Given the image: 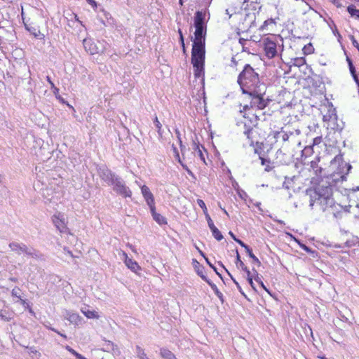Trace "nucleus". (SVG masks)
<instances>
[{
  "label": "nucleus",
  "instance_id": "obj_1",
  "mask_svg": "<svg viewBox=\"0 0 359 359\" xmlns=\"http://www.w3.org/2000/svg\"><path fill=\"white\" fill-rule=\"evenodd\" d=\"M237 82L243 94L257 88L259 86L264 85L260 83L259 74L250 65H245L243 70L238 76Z\"/></svg>",
  "mask_w": 359,
  "mask_h": 359
},
{
  "label": "nucleus",
  "instance_id": "obj_2",
  "mask_svg": "<svg viewBox=\"0 0 359 359\" xmlns=\"http://www.w3.org/2000/svg\"><path fill=\"white\" fill-rule=\"evenodd\" d=\"M61 179L53 178L49 182L48 185L42 189V196L47 202H55L61 195L62 187L59 185Z\"/></svg>",
  "mask_w": 359,
  "mask_h": 359
},
{
  "label": "nucleus",
  "instance_id": "obj_3",
  "mask_svg": "<svg viewBox=\"0 0 359 359\" xmlns=\"http://www.w3.org/2000/svg\"><path fill=\"white\" fill-rule=\"evenodd\" d=\"M266 87L265 85H261L251 91H248V93L252 97V106L257 107L259 109H264L270 100L264 99L263 96L265 95Z\"/></svg>",
  "mask_w": 359,
  "mask_h": 359
},
{
  "label": "nucleus",
  "instance_id": "obj_4",
  "mask_svg": "<svg viewBox=\"0 0 359 359\" xmlns=\"http://www.w3.org/2000/svg\"><path fill=\"white\" fill-rule=\"evenodd\" d=\"M293 134L292 133H287V132H285L283 130L281 131H276L274 133L273 137L276 140V142H282V146L280 148L278 149V150L276 152L277 158H280V155H286L287 154L290 153L289 151V146H290V137Z\"/></svg>",
  "mask_w": 359,
  "mask_h": 359
},
{
  "label": "nucleus",
  "instance_id": "obj_5",
  "mask_svg": "<svg viewBox=\"0 0 359 359\" xmlns=\"http://www.w3.org/2000/svg\"><path fill=\"white\" fill-rule=\"evenodd\" d=\"M9 247L12 251L16 252L18 255L25 253L27 256L34 259H39L41 256L38 250L33 248H29L23 243L12 242L9 244Z\"/></svg>",
  "mask_w": 359,
  "mask_h": 359
},
{
  "label": "nucleus",
  "instance_id": "obj_6",
  "mask_svg": "<svg viewBox=\"0 0 359 359\" xmlns=\"http://www.w3.org/2000/svg\"><path fill=\"white\" fill-rule=\"evenodd\" d=\"M113 186V190L118 195L127 198L131 197L132 191L128 187L126 186L122 178L117 176L111 184Z\"/></svg>",
  "mask_w": 359,
  "mask_h": 359
},
{
  "label": "nucleus",
  "instance_id": "obj_7",
  "mask_svg": "<svg viewBox=\"0 0 359 359\" xmlns=\"http://www.w3.org/2000/svg\"><path fill=\"white\" fill-rule=\"evenodd\" d=\"M205 43L193 42L191 50V62H205Z\"/></svg>",
  "mask_w": 359,
  "mask_h": 359
},
{
  "label": "nucleus",
  "instance_id": "obj_8",
  "mask_svg": "<svg viewBox=\"0 0 359 359\" xmlns=\"http://www.w3.org/2000/svg\"><path fill=\"white\" fill-rule=\"evenodd\" d=\"M85 48L90 52L91 55L102 54L106 49L105 43L104 42L97 41L93 42L91 41H83Z\"/></svg>",
  "mask_w": 359,
  "mask_h": 359
},
{
  "label": "nucleus",
  "instance_id": "obj_9",
  "mask_svg": "<svg viewBox=\"0 0 359 359\" xmlns=\"http://www.w3.org/2000/svg\"><path fill=\"white\" fill-rule=\"evenodd\" d=\"M263 44L266 56L270 59L273 58L277 54L276 43L266 38L264 39Z\"/></svg>",
  "mask_w": 359,
  "mask_h": 359
},
{
  "label": "nucleus",
  "instance_id": "obj_10",
  "mask_svg": "<svg viewBox=\"0 0 359 359\" xmlns=\"http://www.w3.org/2000/svg\"><path fill=\"white\" fill-rule=\"evenodd\" d=\"M53 222L60 233H65L67 230L65 219L61 213L55 214L52 217Z\"/></svg>",
  "mask_w": 359,
  "mask_h": 359
},
{
  "label": "nucleus",
  "instance_id": "obj_11",
  "mask_svg": "<svg viewBox=\"0 0 359 359\" xmlns=\"http://www.w3.org/2000/svg\"><path fill=\"white\" fill-rule=\"evenodd\" d=\"M99 175L102 180L106 182L109 185H111L114 180L118 176L106 168H100Z\"/></svg>",
  "mask_w": 359,
  "mask_h": 359
},
{
  "label": "nucleus",
  "instance_id": "obj_12",
  "mask_svg": "<svg viewBox=\"0 0 359 359\" xmlns=\"http://www.w3.org/2000/svg\"><path fill=\"white\" fill-rule=\"evenodd\" d=\"M141 191L142 196L149 208L155 205L154 195L151 192L149 188L146 185H143L141 187Z\"/></svg>",
  "mask_w": 359,
  "mask_h": 359
},
{
  "label": "nucleus",
  "instance_id": "obj_13",
  "mask_svg": "<svg viewBox=\"0 0 359 359\" xmlns=\"http://www.w3.org/2000/svg\"><path fill=\"white\" fill-rule=\"evenodd\" d=\"M206 219L208 222V224L209 228L210 229L212 236L217 240L221 241L223 239V236L221 233V232L219 231V229L215 226L212 219L210 218V215L208 214H206Z\"/></svg>",
  "mask_w": 359,
  "mask_h": 359
},
{
  "label": "nucleus",
  "instance_id": "obj_14",
  "mask_svg": "<svg viewBox=\"0 0 359 359\" xmlns=\"http://www.w3.org/2000/svg\"><path fill=\"white\" fill-rule=\"evenodd\" d=\"M326 197L317 198L316 200L322 206L323 210H325L327 208H331L334 205V201L332 196H329V193H326Z\"/></svg>",
  "mask_w": 359,
  "mask_h": 359
},
{
  "label": "nucleus",
  "instance_id": "obj_15",
  "mask_svg": "<svg viewBox=\"0 0 359 359\" xmlns=\"http://www.w3.org/2000/svg\"><path fill=\"white\" fill-rule=\"evenodd\" d=\"M194 27L195 28H206L205 24V13L198 11L194 16Z\"/></svg>",
  "mask_w": 359,
  "mask_h": 359
},
{
  "label": "nucleus",
  "instance_id": "obj_16",
  "mask_svg": "<svg viewBox=\"0 0 359 359\" xmlns=\"http://www.w3.org/2000/svg\"><path fill=\"white\" fill-rule=\"evenodd\" d=\"M65 318L74 325H79L81 322V318L76 313L66 310L64 313Z\"/></svg>",
  "mask_w": 359,
  "mask_h": 359
},
{
  "label": "nucleus",
  "instance_id": "obj_17",
  "mask_svg": "<svg viewBox=\"0 0 359 359\" xmlns=\"http://www.w3.org/2000/svg\"><path fill=\"white\" fill-rule=\"evenodd\" d=\"M123 255L125 257V264L132 271L137 273L138 271L141 269L140 266L137 262L129 258L126 252H123Z\"/></svg>",
  "mask_w": 359,
  "mask_h": 359
},
{
  "label": "nucleus",
  "instance_id": "obj_18",
  "mask_svg": "<svg viewBox=\"0 0 359 359\" xmlns=\"http://www.w3.org/2000/svg\"><path fill=\"white\" fill-rule=\"evenodd\" d=\"M194 67V76L196 78L203 77L205 62H191Z\"/></svg>",
  "mask_w": 359,
  "mask_h": 359
},
{
  "label": "nucleus",
  "instance_id": "obj_19",
  "mask_svg": "<svg viewBox=\"0 0 359 359\" xmlns=\"http://www.w3.org/2000/svg\"><path fill=\"white\" fill-rule=\"evenodd\" d=\"M194 42L205 43L206 28H195Z\"/></svg>",
  "mask_w": 359,
  "mask_h": 359
},
{
  "label": "nucleus",
  "instance_id": "obj_20",
  "mask_svg": "<svg viewBox=\"0 0 359 359\" xmlns=\"http://www.w3.org/2000/svg\"><path fill=\"white\" fill-rule=\"evenodd\" d=\"M329 193V196H332V189L331 187H319L316 189L315 195L318 196V198H324L326 197L327 194Z\"/></svg>",
  "mask_w": 359,
  "mask_h": 359
},
{
  "label": "nucleus",
  "instance_id": "obj_21",
  "mask_svg": "<svg viewBox=\"0 0 359 359\" xmlns=\"http://www.w3.org/2000/svg\"><path fill=\"white\" fill-rule=\"evenodd\" d=\"M102 350L107 352H112L115 355L120 354V351L117 346L111 341H104V348Z\"/></svg>",
  "mask_w": 359,
  "mask_h": 359
},
{
  "label": "nucleus",
  "instance_id": "obj_22",
  "mask_svg": "<svg viewBox=\"0 0 359 359\" xmlns=\"http://www.w3.org/2000/svg\"><path fill=\"white\" fill-rule=\"evenodd\" d=\"M150 211L152 215L153 219L159 224H165L167 223L166 219L161 214L156 212L155 205L150 207Z\"/></svg>",
  "mask_w": 359,
  "mask_h": 359
},
{
  "label": "nucleus",
  "instance_id": "obj_23",
  "mask_svg": "<svg viewBox=\"0 0 359 359\" xmlns=\"http://www.w3.org/2000/svg\"><path fill=\"white\" fill-rule=\"evenodd\" d=\"M25 26L28 32H29L32 35H34L36 38L39 39H43L44 38V34H42L40 30L34 26L30 25H27L25 23Z\"/></svg>",
  "mask_w": 359,
  "mask_h": 359
},
{
  "label": "nucleus",
  "instance_id": "obj_24",
  "mask_svg": "<svg viewBox=\"0 0 359 359\" xmlns=\"http://www.w3.org/2000/svg\"><path fill=\"white\" fill-rule=\"evenodd\" d=\"M81 312L85 315L86 317L90 319H98L100 318L99 314L94 310H90L88 307H83L81 309Z\"/></svg>",
  "mask_w": 359,
  "mask_h": 359
},
{
  "label": "nucleus",
  "instance_id": "obj_25",
  "mask_svg": "<svg viewBox=\"0 0 359 359\" xmlns=\"http://www.w3.org/2000/svg\"><path fill=\"white\" fill-rule=\"evenodd\" d=\"M193 262L194 264V268L197 273V274L205 281H208V278L207 276L204 274L203 270L204 268L200 265L199 262H198L196 259H193Z\"/></svg>",
  "mask_w": 359,
  "mask_h": 359
},
{
  "label": "nucleus",
  "instance_id": "obj_26",
  "mask_svg": "<svg viewBox=\"0 0 359 359\" xmlns=\"http://www.w3.org/2000/svg\"><path fill=\"white\" fill-rule=\"evenodd\" d=\"M160 355L164 359H177L170 350L165 348L160 349Z\"/></svg>",
  "mask_w": 359,
  "mask_h": 359
},
{
  "label": "nucleus",
  "instance_id": "obj_27",
  "mask_svg": "<svg viewBox=\"0 0 359 359\" xmlns=\"http://www.w3.org/2000/svg\"><path fill=\"white\" fill-rule=\"evenodd\" d=\"M319 158H317L316 160L312 161L311 162V167L313 170L315 174L316 175H319L322 172V168L318 166Z\"/></svg>",
  "mask_w": 359,
  "mask_h": 359
},
{
  "label": "nucleus",
  "instance_id": "obj_28",
  "mask_svg": "<svg viewBox=\"0 0 359 359\" xmlns=\"http://www.w3.org/2000/svg\"><path fill=\"white\" fill-rule=\"evenodd\" d=\"M136 353L139 359H149L147 357L144 350L140 346H136Z\"/></svg>",
  "mask_w": 359,
  "mask_h": 359
},
{
  "label": "nucleus",
  "instance_id": "obj_29",
  "mask_svg": "<svg viewBox=\"0 0 359 359\" xmlns=\"http://www.w3.org/2000/svg\"><path fill=\"white\" fill-rule=\"evenodd\" d=\"M347 11L352 17L359 19V10L356 9L353 5L348 6Z\"/></svg>",
  "mask_w": 359,
  "mask_h": 359
},
{
  "label": "nucleus",
  "instance_id": "obj_30",
  "mask_svg": "<svg viewBox=\"0 0 359 359\" xmlns=\"http://www.w3.org/2000/svg\"><path fill=\"white\" fill-rule=\"evenodd\" d=\"M260 160H261V163L262 165H265V168H264V170L266 172H269L271 171L272 169H273V167L270 165L271 164V161L269 160V159H266L263 157H259Z\"/></svg>",
  "mask_w": 359,
  "mask_h": 359
},
{
  "label": "nucleus",
  "instance_id": "obj_31",
  "mask_svg": "<svg viewBox=\"0 0 359 359\" xmlns=\"http://www.w3.org/2000/svg\"><path fill=\"white\" fill-rule=\"evenodd\" d=\"M193 149L197 153V155L200 157V158L205 162V157L204 155L201 150L199 145L194 142L193 143Z\"/></svg>",
  "mask_w": 359,
  "mask_h": 359
},
{
  "label": "nucleus",
  "instance_id": "obj_32",
  "mask_svg": "<svg viewBox=\"0 0 359 359\" xmlns=\"http://www.w3.org/2000/svg\"><path fill=\"white\" fill-rule=\"evenodd\" d=\"M219 264L220 266H222L225 269V271L227 272V273L229 275V276L231 277V278L232 279V280L233 281V283L236 284V285L237 288L238 289L239 292H240L243 295L245 296V294H244V292H243L242 288H241V287L240 286L239 283H238V282H237V281H236V280L233 278V276L231 275V273L229 272V271H228V270L224 267V266L222 264V262H219Z\"/></svg>",
  "mask_w": 359,
  "mask_h": 359
},
{
  "label": "nucleus",
  "instance_id": "obj_33",
  "mask_svg": "<svg viewBox=\"0 0 359 359\" xmlns=\"http://www.w3.org/2000/svg\"><path fill=\"white\" fill-rule=\"evenodd\" d=\"M0 317L5 321H9L13 318L12 315L6 310H0Z\"/></svg>",
  "mask_w": 359,
  "mask_h": 359
},
{
  "label": "nucleus",
  "instance_id": "obj_34",
  "mask_svg": "<svg viewBox=\"0 0 359 359\" xmlns=\"http://www.w3.org/2000/svg\"><path fill=\"white\" fill-rule=\"evenodd\" d=\"M236 264L237 267L241 268L242 270H246V267L247 266L241 261V257H240L238 251L237 250H236Z\"/></svg>",
  "mask_w": 359,
  "mask_h": 359
},
{
  "label": "nucleus",
  "instance_id": "obj_35",
  "mask_svg": "<svg viewBox=\"0 0 359 359\" xmlns=\"http://www.w3.org/2000/svg\"><path fill=\"white\" fill-rule=\"evenodd\" d=\"M246 252L248 254L249 257L253 259V261L258 265H261L260 261L258 259V258L252 253V250L250 248H247L245 250Z\"/></svg>",
  "mask_w": 359,
  "mask_h": 359
},
{
  "label": "nucleus",
  "instance_id": "obj_36",
  "mask_svg": "<svg viewBox=\"0 0 359 359\" xmlns=\"http://www.w3.org/2000/svg\"><path fill=\"white\" fill-rule=\"evenodd\" d=\"M211 287L212 289L215 291L216 295L219 297V298H222V294L219 291L218 288L217 287V286L212 283L209 279L208 280V281H205Z\"/></svg>",
  "mask_w": 359,
  "mask_h": 359
},
{
  "label": "nucleus",
  "instance_id": "obj_37",
  "mask_svg": "<svg viewBox=\"0 0 359 359\" xmlns=\"http://www.w3.org/2000/svg\"><path fill=\"white\" fill-rule=\"evenodd\" d=\"M47 81L50 83L51 88L53 90V93L55 95H57L59 91V88L55 87V84L53 83V81L50 80V76H46Z\"/></svg>",
  "mask_w": 359,
  "mask_h": 359
},
{
  "label": "nucleus",
  "instance_id": "obj_38",
  "mask_svg": "<svg viewBox=\"0 0 359 359\" xmlns=\"http://www.w3.org/2000/svg\"><path fill=\"white\" fill-rule=\"evenodd\" d=\"M197 204L203 209V211L206 216L208 213V210L204 201L202 199H197Z\"/></svg>",
  "mask_w": 359,
  "mask_h": 359
},
{
  "label": "nucleus",
  "instance_id": "obj_39",
  "mask_svg": "<svg viewBox=\"0 0 359 359\" xmlns=\"http://www.w3.org/2000/svg\"><path fill=\"white\" fill-rule=\"evenodd\" d=\"M154 124L156 126V127L157 128L158 130V133L160 136H162V133H161V127H162V125L161 123L159 122L157 116L155 117V119H154Z\"/></svg>",
  "mask_w": 359,
  "mask_h": 359
},
{
  "label": "nucleus",
  "instance_id": "obj_40",
  "mask_svg": "<svg viewBox=\"0 0 359 359\" xmlns=\"http://www.w3.org/2000/svg\"><path fill=\"white\" fill-rule=\"evenodd\" d=\"M347 61L348 63L349 70H350L351 75L355 74L356 73V72H355V67L353 66V64L351 60L349 59L348 57H347Z\"/></svg>",
  "mask_w": 359,
  "mask_h": 359
},
{
  "label": "nucleus",
  "instance_id": "obj_41",
  "mask_svg": "<svg viewBox=\"0 0 359 359\" xmlns=\"http://www.w3.org/2000/svg\"><path fill=\"white\" fill-rule=\"evenodd\" d=\"M20 289L19 287H14L11 292L12 296L16 297L20 299Z\"/></svg>",
  "mask_w": 359,
  "mask_h": 359
},
{
  "label": "nucleus",
  "instance_id": "obj_42",
  "mask_svg": "<svg viewBox=\"0 0 359 359\" xmlns=\"http://www.w3.org/2000/svg\"><path fill=\"white\" fill-rule=\"evenodd\" d=\"M305 63V60L303 57L296 58L294 65L298 67L303 65Z\"/></svg>",
  "mask_w": 359,
  "mask_h": 359
},
{
  "label": "nucleus",
  "instance_id": "obj_43",
  "mask_svg": "<svg viewBox=\"0 0 359 359\" xmlns=\"http://www.w3.org/2000/svg\"><path fill=\"white\" fill-rule=\"evenodd\" d=\"M292 180L291 178H289V177H285V182H283V187L285 188V189H289L291 187V182H292Z\"/></svg>",
  "mask_w": 359,
  "mask_h": 359
},
{
  "label": "nucleus",
  "instance_id": "obj_44",
  "mask_svg": "<svg viewBox=\"0 0 359 359\" xmlns=\"http://www.w3.org/2000/svg\"><path fill=\"white\" fill-rule=\"evenodd\" d=\"M175 133H176L177 139L179 140V142H180L181 151L183 154L184 153V150L185 149V147H184L182 145V140H181V138H180V131L177 129L175 130Z\"/></svg>",
  "mask_w": 359,
  "mask_h": 359
},
{
  "label": "nucleus",
  "instance_id": "obj_45",
  "mask_svg": "<svg viewBox=\"0 0 359 359\" xmlns=\"http://www.w3.org/2000/svg\"><path fill=\"white\" fill-rule=\"evenodd\" d=\"M255 273L256 274V278H255V280H256L257 283H259L260 284V285H261V286H262V287H263L266 291L269 292V291H268V290L266 289V287L264 286V285L263 282H262V281L260 280V278H259V276H258V273H257V271L256 270H255Z\"/></svg>",
  "mask_w": 359,
  "mask_h": 359
},
{
  "label": "nucleus",
  "instance_id": "obj_46",
  "mask_svg": "<svg viewBox=\"0 0 359 359\" xmlns=\"http://www.w3.org/2000/svg\"><path fill=\"white\" fill-rule=\"evenodd\" d=\"M351 41L352 42L353 46L358 49L359 51V43L357 40L355 39L354 36L351 35L350 36Z\"/></svg>",
  "mask_w": 359,
  "mask_h": 359
},
{
  "label": "nucleus",
  "instance_id": "obj_47",
  "mask_svg": "<svg viewBox=\"0 0 359 359\" xmlns=\"http://www.w3.org/2000/svg\"><path fill=\"white\" fill-rule=\"evenodd\" d=\"M66 349L71 353L72 355H75L76 358L80 355V353H77L75 350H74L72 348H71L69 346H66Z\"/></svg>",
  "mask_w": 359,
  "mask_h": 359
},
{
  "label": "nucleus",
  "instance_id": "obj_48",
  "mask_svg": "<svg viewBox=\"0 0 359 359\" xmlns=\"http://www.w3.org/2000/svg\"><path fill=\"white\" fill-rule=\"evenodd\" d=\"M205 261H206L207 264H208V265H209V266H210V267H211V268H212V269L215 271V273H217V275L221 278V277H222V276H221V274H220L219 272H217V269L215 268V266L212 264H211V263L210 262L209 259H208V258H205Z\"/></svg>",
  "mask_w": 359,
  "mask_h": 359
},
{
  "label": "nucleus",
  "instance_id": "obj_49",
  "mask_svg": "<svg viewBox=\"0 0 359 359\" xmlns=\"http://www.w3.org/2000/svg\"><path fill=\"white\" fill-rule=\"evenodd\" d=\"M252 131V128H249V129L246 130L245 131H244L245 135H246L247 138H248L249 140L251 139Z\"/></svg>",
  "mask_w": 359,
  "mask_h": 359
},
{
  "label": "nucleus",
  "instance_id": "obj_50",
  "mask_svg": "<svg viewBox=\"0 0 359 359\" xmlns=\"http://www.w3.org/2000/svg\"><path fill=\"white\" fill-rule=\"evenodd\" d=\"M236 242L238 243L239 245H241L243 248H245V250H247V248H249L248 245H247L246 244H245L242 241H241L240 239H236Z\"/></svg>",
  "mask_w": 359,
  "mask_h": 359
},
{
  "label": "nucleus",
  "instance_id": "obj_51",
  "mask_svg": "<svg viewBox=\"0 0 359 359\" xmlns=\"http://www.w3.org/2000/svg\"><path fill=\"white\" fill-rule=\"evenodd\" d=\"M178 32L180 34V41L182 43L183 49L184 50V37H183V34H182L181 29H179Z\"/></svg>",
  "mask_w": 359,
  "mask_h": 359
},
{
  "label": "nucleus",
  "instance_id": "obj_52",
  "mask_svg": "<svg viewBox=\"0 0 359 359\" xmlns=\"http://www.w3.org/2000/svg\"><path fill=\"white\" fill-rule=\"evenodd\" d=\"M46 327H47L48 329H49V330H52V331H53V332H55L57 333L58 334H60V336L63 337L64 338H66V337H66V335L61 334L60 332H59L57 330H55V329H54L53 327H49V326H47V325H46Z\"/></svg>",
  "mask_w": 359,
  "mask_h": 359
},
{
  "label": "nucleus",
  "instance_id": "obj_53",
  "mask_svg": "<svg viewBox=\"0 0 359 359\" xmlns=\"http://www.w3.org/2000/svg\"><path fill=\"white\" fill-rule=\"evenodd\" d=\"M321 141H322L321 137H317L314 138L313 139V145L320 144L321 142Z\"/></svg>",
  "mask_w": 359,
  "mask_h": 359
},
{
  "label": "nucleus",
  "instance_id": "obj_54",
  "mask_svg": "<svg viewBox=\"0 0 359 359\" xmlns=\"http://www.w3.org/2000/svg\"><path fill=\"white\" fill-rule=\"evenodd\" d=\"M55 97L62 103L66 104L67 102L65 100L61 97V95L59 94V93L55 95Z\"/></svg>",
  "mask_w": 359,
  "mask_h": 359
},
{
  "label": "nucleus",
  "instance_id": "obj_55",
  "mask_svg": "<svg viewBox=\"0 0 359 359\" xmlns=\"http://www.w3.org/2000/svg\"><path fill=\"white\" fill-rule=\"evenodd\" d=\"M172 149H173V151L175 154V156L177 158H180V155H179V153H178V151H177V149L174 146V144H172ZM179 162H180V159H179Z\"/></svg>",
  "mask_w": 359,
  "mask_h": 359
},
{
  "label": "nucleus",
  "instance_id": "obj_56",
  "mask_svg": "<svg viewBox=\"0 0 359 359\" xmlns=\"http://www.w3.org/2000/svg\"><path fill=\"white\" fill-rule=\"evenodd\" d=\"M352 76L356 84L359 83V76L355 73V74H353Z\"/></svg>",
  "mask_w": 359,
  "mask_h": 359
},
{
  "label": "nucleus",
  "instance_id": "obj_57",
  "mask_svg": "<svg viewBox=\"0 0 359 359\" xmlns=\"http://www.w3.org/2000/svg\"><path fill=\"white\" fill-rule=\"evenodd\" d=\"M88 3L90 4L93 8L97 7V4L94 0H87Z\"/></svg>",
  "mask_w": 359,
  "mask_h": 359
},
{
  "label": "nucleus",
  "instance_id": "obj_58",
  "mask_svg": "<svg viewBox=\"0 0 359 359\" xmlns=\"http://www.w3.org/2000/svg\"><path fill=\"white\" fill-rule=\"evenodd\" d=\"M246 274H247V279L248 278H252L251 275H250V271H249V269L246 267V270H243Z\"/></svg>",
  "mask_w": 359,
  "mask_h": 359
},
{
  "label": "nucleus",
  "instance_id": "obj_59",
  "mask_svg": "<svg viewBox=\"0 0 359 359\" xmlns=\"http://www.w3.org/2000/svg\"><path fill=\"white\" fill-rule=\"evenodd\" d=\"M248 281L249 284L251 285V287L254 290H255V286H254V283H253V281H252V278H248Z\"/></svg>",
  "mask_w": 359,
  "mask_h": 359
},
{
  "label": "nucleus",
  "instance_id": "obj_60",
  "mask_svg": "<svg viewBox=\"0 0 359 359\" xmlns=\"http://www.w3.org/2000/svg\"><path fill=\"white\" fill-rule=\"evenodd\" d=\"M331 2H332L334 4H335L337 7L340 6V4H339V0H330Z\"/></svg>",
  "mask_w": 359,
  "mask_h": 359
},
{
  "label": "nucleus",
  "instance_id": "obj_61",
  "mask_svg": "<svg viewBox=\"0 0 359 359\" xmlns=\"http://www.w3.org/2000/svg\"><path fill=\"white\" fill-rule=\"evenodd\" d=\"M302 248H303L306 252H311V249H310L309 247L306 246L305 245H303Z\"/></svg>",
  "mask_w": 359,
  "mask_h": 359
},
{
  "label": "nucleus",
  "instance_id": "obj_62",
  "mask_svg": "<svg viewBox=\"0 0 359 359\" xmlns=\"http://www.w3.org/2000/svg\"><path fill=\"white\" fill-rule=\"evenodd\" d=\"M333 33L334 35L338 36L339 37H341V35L336 27H335V29L333 31Z\"/></svg>",
  "mask_w": 359,
  "mask_h": 359
},
{
  "label": "nucleus",
  "instance_id": "obj_63",
  "mask_svg": "<svg viewBox=\"0 0 359 359\" xmlns=\"http://www.w3.org/2000/svg\"><path fill=\"white\" fill-rule=\"evenodd\" d=\"M4 177L2 175H0V185L4 184Z\"/></svg>",
  "mask_w": 359,
  "mask_h": 359
},
{
  "label": "nucleus",
  "instance_id": "obj_64",
  "mask_svg": "<svg viewBox=\"0 0 359 359\" xmlns=\"http://www.w3.org/2000/svg\"><path fill=\"white\" fill-rule=\"evenodd\" d=\"M229 235L231 236V238L236 241V239H238L235 235L231 232V231H229Z\"/></svg>",
  "mask_w": 359,
  "mask_h": 359
}]
</instances>
